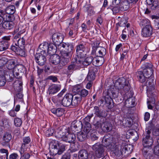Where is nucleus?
Returning a JSON list of instances; mask_svg holds the SVG:
<instances>
[{
	"instance_id": "nucleus-23",
	"label": "nucleus",
	"mask_w": 159,
	"mask_h": 159,
	"mask_svg": "<svg viewBox=\"0 0 159 159\" xmlns=\"http://www.w3.org/2000/svg\"><path fill=\"white\" fill-rule=\"evenodd\" d=\"M113 137L111 135L105 136L102 139V144L106 148L109 146L112 142Z\"/></svg>"
},
{
	"instance_id": "nucleus-12",
	"label": "nucleus",
	"mask_w": 159,
	"mask_h": 159,
	"mask_svg": "<svg viewBox=\"0 0 159 159\" xmlns=\"http://www.w3.org/2000/svg\"><path fill=\"white\" fill-rule=\"evenodd\" d=\"M31 140L29 137H24L23 139V143L21 147V152L24 151H29L31 145L30 144Z\"/></svg>"
},
{
	"instance_id": "nucleus-9",
	"label": "nucleus",
	"mask_w": 159,
	"mask_h": 159,
	"mask_svg": "<svg viewBox=\"0 0 159 159\" xmlns=\"http://www.w3.org/2000/svg\"><path fill=\"white\" fill-rule=\"evenodd\" d=\"M122 147L121 145H116L111 150V156L115 157L117 159L122 157V154L121 151Z\"/></svg>"
},
{
	"instance_id": "nucleus-2",
	"label": "nucleus",
	"mask_w": 159,
	"mask_h": 159,
	"mask_svg": "<svg viewBox=\"0 0 159 159\" xmlns=\"http://www.w3.org/2000/svg\"><path fill=\"white\" fill-rule=\"evenodd\" d=\"M93 125L96 129H100L104 132H108L112 129L111 123L106 121L105 118H96L93 122Z\"/></svg>"
},
{
	"instance_id": "nucleus-17",
	"label": "nucleus",
	"mask_w": 159,
	"mask_h": 159,
	"mask_svg": "<svg viewBox=\"0 0 159 159\" xmlns=\"http://www.w3.org/2000/svg\"><path fill=\"white\" fill-rule=\"evenodd\" d=\"M81 65V60H76L75 62H72L71 64L68 67V70L70 72H71L73 70L79 69L80 68Z\"/></svg>"
},
{
	"instance_id": "nucleus-60",
	"label": "nucleus",
	"mask_w": 159,
	"mask_h": 159,
	"mask_svg": "<svg viewBox=\"0 0 159 159\" xmlns=\"http://www.w3.org/2000/svg\"><path fill=\"white\" fill-rule=\"evenodd\" d=\"M125 95L128 98H133L132 96L134 94L133 90H125Z\"/></svg>"
},
{
	"instance_id": "nucleus-22",
	"label": "nucleus",
	"mask_w": 159,
	"mask_h": 159,
	"mask_svg": "<svg viewBox=\"0 0 159 159\" xmlns=\"http://www.w3.org/2000/svg\"><path fill=\"white\" fill-rule=\"evenodd\" d=\"M143 137L142 143L144 147V148L150 147L152 144L153 142V139L151 137Z\"/></svg>"
},
{
	"instance_id": "nucleus-1",
	"label": "nucleus",
	"mask_w": 159,
	"mask_h": 159,
	"mask_svg": "<svg viewBox=\"0 0 159 159\" xmlns=\"http://www.w3.org/2000/svg\"><path fill=\"white\" fill-rule=\"evenodd\" d=\"M109 88L108 89H130L131 87L129 80L124 77H120L112 85L105 84Z\"/></svg>"
},
{
	"instance_id": "nucleus-18",
	"label": "nucleus",
	"mask_w": 159,
	"mask_h": 159,
	"mask_svg": "<svg viewBox=\"0 0 159 159\" xmlns=\"http://www.w3.org/2000/svg\"><path fill=\"white\" fill-rule=\"evenodd\" d=\"M68 132V130L65 129H57L54 133L55 137L59 139H61L64 141L63 138L65 137V135Z\"/></svg>"
},
{
	"instance_id": "nucleus-21",
	"label": "nucleus",
	"mask_w": 159,
	"mask_h": 159,
	"mask_svg": "<svg viewBox=\"0 0 159 159\" xmlns=\"http://www.w3.org/2000/svg\"><path fill=\"white\" fill-rule=\"evenodd\" d=\"M152 34V28L151 25L144 27L142 29V35L145 37L150 36Z\"/></svg>"
},
{
	"instance_id": "nucleus-46",
	"label": "nucleus",
	"mask_w": 159,
	"mask_h": 159,
	"mask_svg": "<svg viewBox=\"0 0 159 159\" xmlns=\"http://www.w3.org/2000/svg\"><path fill=\"white\" fill-rule=\"evenodd\" d=\"M78 28L76 27L75 28H70L68 33L69 36L72 38H75L78 33Z\"/></svg>"
},
{
	"instance_id": "nucleus-24",
	"label": "nucleus",
	"mask_w": 159,
	"mask_h": 159,
	"mask_svg": "<svg viewBox=\"0 0 159 159\" xmlns=\"http://www.w3.org/2000/svg\"><path fill=\"white\" fill-rule=\"evenodd\" d=\"M71 56L62 53L61 59H60V64L62 66H65L70 61Z\"/></svg>"
},
{
	"instance_id": "nucleus-13",
	"label": "nucleus",
	"mask_w": 159,
	"mask_h": 159,
	"mask_svg": "<svg viewBox=\"0 0 159 159\" xmlns=\"http://www.w3.org/2000/svg\"><path fill=\"white\" fill-rule=\"evenodd\" d=\"M83 124L81 121L80 120H74L71 123L70 128L73 132H79L81 130Z\"/></svg>"
},
{
	"instance_id": "nucleus-64",
	"label": "nucleus",
	"mask_w": 159,
	"mask_h": 159,
	"mask_svg": "<svg viewBox=\"0 0 159 159\" xmlns=\"http://www.w3.org/2000/svg\"><path fill=\"white\" fill-rule=\"evenodd\" d=\"M86 11L88 14L89 16H91L95 12L94 11L93 7H86Z\"/></svg>"
},
{
	"instance_id": "nucleus-45",
	"label": "nucleus",
	"mask_w": 159,
	"mask_h": 159,
	"mask_svg": "<svg viewBox=\"0 0 159 159\" xmlns=\"http://www.w3.org/2000/svg\"><path fill=\"white\" fill-rule=\"evenodd\" d=\"M95 74L94 71L90 70L86 79L89 81H92L95 79Z\"/></svg>"
},
{
	"instance_id": "nucleus-34",
	"label": "nucleus",
	"mask_w": 159,
	"mask_h": 159,
	"mask_svg": "<svg viewBox=\"0 0 159 159\" xmlns=\"http://www.w3.org/2000/svg\"><path fill=\"white\" fill-rule=\"evenodd\" d=\"M128 133L129 134V138L134 141H136L139 139V136L137 132L134 130H131L128 131Z\"/></svg>"
},
{
	"instance_id": "nucleus-7",
	"label": "nucleus",
	"mask_w": 159,
	"mask_h": 159,
	"mask_svg": "<svg viewBox=\"0 0 159 159\" xmlns=\"http://www.w3.org/2000/svg\"><path fill=\"white\" fill-rule=\"evenodd\" d=\"M47 55L39 52L36 53L35 55V61L40 66L44 65L47 61L46 57Z\"/></svg>"
},
{
	"instance_id": "nucleus-6",
	"label": "nucleus",
	"mask_w": 159,
	"mask_h": 159,
	"mask_svg": "<svg viewBox=\"0 0 159 159\" xmlns=\"http://www.w3.org/2000/svg\"><path fill=\"white\" fill-rule=\"evenodd\" d=\"M61 47L65 48L63 53L72 56L74 50V45L72 43H63L61 44Z\"/></svg>"
},
{
	"instance_id": "nucleus-19",
	"label": "nucleus",
	"mask_w": 159,
	"mask_h": 159,
	"mask_svg": "<svg viewBox=\"0 0 159 159\" xmlns=\"http://www.w3.org/2000/svg\"><path fill=\"white\" fill-rule=\"evenodd\" d=\"M71 106L74 107H76L80 102L81 98L79 94L76 93L73 95L71 94Z\"/></svg>"
},
{
	"instance_id": "nucleus-56",
	"label": "nucleus",
	"mask_w": 159,
	"mask_h": 159,
	"mask_svg": "<svg viewBox=\"0 0 159 159\" xmlns=\"http://www.w3.org/2000/svg\"><path fill=\"white\" fill-rule=\"evenodd\" d=\"M152 19H155L154 20L155 26L156 29H159V17L155 15H152L151 16Z\"/></svg>"
},
{
	"instance_id": "nucleus-15",
	"label": "nucleus",
	"mask_w": 159,
	"mask_h": 159,
	"mask_svg": "<svg viewBox=\"0 0 159 159\" xmlns=\"http://www.w3.org/2000/svg\"><path fill=\"white\" fill-rule=\"evenodd\" d=\"M76 138L75 135L73 133H71L68 130V132H67L66 135H65V137H64L63 138V141L74 144L75 143V141Z\"/></svg>"
},
{
	"instance_id": "nucleus-14",
	"label": "nucleus",
	"mask_w": 159,
	"mask_h": 159,
	"mask_svg": "<svg viewBox=\"0 0 159 159\" xmlns=\"http://www.w3.org/2000/svg\"><path fill=\"white\" fill-rule=\"evenodd\" d=\"M93 111L94 114L97 117L101 118H105L107 116V112L104 110L100 109L98 106L94 107Z\"/></svg>"
},
{
	"instance_id": "nucleus-51",
	"label": "nucleus",
	"mask_w": 159,
	"mask_h": 159,
	"mask_svg": "<svg viewBox=\"0 0 159 159\" xmlns=\"http://www.w3.org/2000/svg\"><path fill=\"white\" fill-rule=\"evenodd\" d=\"M144 74L146 80L147 78H149L152 76L153 74V70H145L144 71Z\"/></svg>"
},
{
	"instance_id": "nucleus-40",
	"label": "nucleus",
	"mask_w": 159,
	"mask_h": 159,
	"mask_svg": "<svg viewBox=\"0 0 159 159\" xmlns=\"http://www.w3.org/2000/svg\"><path fill=\"white\" fill-rule=\"evenodd\" d=\"M93 60V56H89L86 58L84 61H81V64L83 66H88L92 64Z\"/></svg>"
},
{
	"instance_id": "nucleus-38",
	"label": "nucleus",
	"mask_w": 159,
	"mask_h": 159,
	"mask_svg": "<svg viewBox=\"0 0 159 159\" xmlns=\"http://www.w3.org/2000/svg\"><path fill=\"white\" fill-rule=\"evenodd\" d=\"M11 49L20 55H22L24 53V51L21 50L18 46H16L15 44L11 45Z\"/></svg>"
},
{
	"instance_id": "nucleus-47",
	"label": "nucleus",
	"mask_w": 159,
	"mask_h": 159,
	"mask_svg": "<svg viewBox=\"0 0 159 159\" xmlns=\"http://www.w3.org/2000/svg\"><path fill=\"white\" fill-rule=\"evenodd\" d=\"M120 6L121 11H125L129 8L130 4L126 0H125L121 3Z\"/></svg>"
},
{
	"instance_id": "nucleus-10",
	"label": "nucleus",
	"mask_w": 159,
	"mask_h": 159,
	"mask_svg": "<svg viewBox=\"0 0 159 159\" xmlns=\"http://www.w3.org/2000/svg\"><path fill=\"white\" fill-rule=\"evenodd\" d=\"M64 36L61 33H55L52 35V39L53 43L56 45L61 46V44L64 39Z\"/></svg>"
},
{
	"instance_id": "nucleus-16",
	"label": "nucleus",
	"mask_w": 159,
	"mask_h": 159,
	"mask_svg": "<svg viewBox=\"0 0 159 159\" xmlns=\"http://www.w3.org/2000/svg\"><path fill=\"white\" fill-rule=\"evenodd\" d=\"M71 94H66L61 101V104L64 107L71 106Z\"/></svg>"
},
{
	"instance_id": "nucleus-48",
	"label": "nucleus",
	"mask_w": 159,
	"mask_h": 159,
	"mask_svg": "<svg viewBox=\"0 0 159 159\" xmlns=\"http://www.w3.org/2000/svg\"><path fill=\"white\" fill-rule=\"evenodd\" d=\"M97 63L94 64L95 65V66H98L102 65L104 62V58L99 56H97Z\"/></svg>"
},
{
	"instance_id": "nucleus-55",
	"label": "nucleus",
	"mask_w": 159,
	"mask_h": 159,
	"mask_svg": "<svg viewBox=\"0 0 159 159\" xmlns=\"http://www.w3.org/2000/svg\"><path fill=\"white\" fill-rule=\"evenodd\" d=\"M21 155V157L22 159H29L30 157V155L29 153L25 152L24 151L23 152H21V148L20 151Z\"/></svg>"
},
{
	"instance_id": "nucleus-20",
	"label": "nucleus",
	"mask_w": 159,
	"mask_h": 159,
	"mask_svg": "<svg viewBox=\"0 0 159 159\" xmlns=\"http://www.w3.org/2000/svg\"><path fill=\"white\" fill-rule=\"evenodd\" d=\"M49 44L48 43L44 42L40 44L38 48V51L40 53L47 55Z\"/></svg>"
},
{
	"instance_id": "nucleus-32",
	"label": "nucleus",
	"mask_w": 159,
	"mask_h": 159,
	"mask_svg": "<svg viewBox=\"0 0 159 159\" xmlns=\"http://www.w3.org/2000/svg\"><path fill=\"white\" fill-rule=\"evenodd\" d=\"M135 102L134 98H128L125 101V105L127 107L131 108L134 107Z\"/></svg>"
},
{
	"instance_id": "nucleus-33",
	"label": "nucleus",
	"mask_w": 159,
	"mask_h": 159,
	"mask_svg": "<svg viewBox=\"0 0 159 159\" xmlns=\"http://www.w3.org/2000/svg\"><path fill=\"white\" fill-rule=\"evenodd\" d=\"M88 157V152L86 149L81 150L79 152V159H87Z\"/></svg>"
},
{
	"instance_id": "nucleus-27",
	"label": "nucleus",
	"mask_w": 159,
	"mask_h": 159,
	"mask_svg": "<svg viewBox=\"0 0 159 159\" xmlns=\"http://www.w3.org/2000/svg\"><path fill=\"white\" fill-rule=\"evenodd\" d=\"M52 55L51 57L50 61L52 64L57 65L60 63L61 58L60 56L55 54Z\"/></svg>"
},
{
	"instance_id": "nucleus-41",
	"label": "nucleus",
	"mask_w": 159,
	"mask_h": 159,
	"mask_svg": "<svg viewBox=\"0 0 159 159\" xmlns=\"http://www.w3.org/2000/svg\"><path fill=\"white\" fill-rule=\"evenodd\" d=\"M15 62L13 60L8 61L6 64L7 69L4 68V70H11L15 67Z\"/></svg>"
},
{
	"instance_id": "nucleus-35",
	"label": "nucleus",
	"mask_w": 159,
	"mask_h": 159,
	"mask_svg": "<svg viewBox=\"0 0 159 159\" xmlns=\"http://www.w3.org/2000/svg\"><path fill=\"white\" fill-rule=\"evenodd\" d=\"M144 75V71L143 72L138 71L136 73V76L139 81L141 83L144 82L146 81L145 76Z\"/></svg>"
},
{
	"instance_id": "nucleus-63",
	"label": "nucleus",
	"mask_w": 159,
	"mask_h": 159,
	"mask_svg": "<svg viewBox=\"0 0 159 159\" xmlns=\"http://www.w3.org/2000/svg\"><path fill=\"white\" fill-rule=\"evenodd\" d=\"M90 136V139L92 141H94L97 140L98 138L97 136V133L96 132L91 133Z\"/></svg>"
},
{
	"instance_id": "nucleus-5",
	"label": "nucleus",
	"mask_w": 159,
	"mask_h": 159,
	"mask_svg": "<svg viewBox=\"0 0 159 159\" xmlns=\"http://www.w3.org/2000/svg\"><path fill=\"white\" fill-rule=\"evenodd\" d=\"M14 71L12 70H4L3 67L0 68V74L3 75L6 80L11 81L14 77Z\"/></svg>"
},
{
	"instance_id": "nucleus-28",
	"label": "nucleus",
	"mask_w": 159,
	"mask_h": 159,
	"mask_svg": "<svg viewBox=\"0 0 159 159\" xmlns=\"http://www.w3.org/2000/svg\"><path fill=\"white\" fill-rule=\"evenodd\" d=\"M52 112L57 116H62L65 112V110L62 108H52L51 110Z\"/></svg>"
},
{
	"instance_id": "nucleus-26",
	"label": "nucleus",
	"mask_w": 159,
	"mask_h": 159,
	"mask_svg": "<svg viewBox=\"0 0 159 159\" xmlns=\"http://www.w3.org/2000/svg\"><path fill=\"white\" fill-rule=\"evenodd\" d=\"M148 7L151 10H155L156 8H159L157 5L158 2L154 0H146Z\"/></svg>"
},
{
	"instance_id": "nucleus-49",
	"label": "nucleus",
	"mask_w": 159,
	"mask_h": 159,
	"mask_svg": "<svg viewBox=\"0 0 159 159\" xmlns=\"http://www.w3.org/2000/svg\"><path fill=\"white\" fill-rule=\"evenodd\" d=\"M15 11V7L14 5H11L6 9V12L7 14H13Z\"/></svg>"
},
{
	"instance_id": "nucleus-11",
	"label": "nucleus",
	"mask_w": 159,
	"mask_h": 159,
	"mask_svg": "<svg viewBox=\"0 0 159 159\" xmlns=\"http://www.w3.org/2000/svg\"><path fill=\"white\" fill-rule=\"evenodd\" d=\"M10 39L9 36L3 37V40L0 41V51H5L8 48L10 45Z\"/></svg>"
},
{
	"instance_id": "nucleus-8",
	"label": "nucleus",
	"mask_w": 159,
	"mask_h": 159,
	"mask_svg": "<svg viewBox=\"0 0 159 159\" xmlns=\"http://www.w3.org/2000/svg\"><path fill=\"white\" fill-rule=\"evenodd\" d=\"M85 44H80L76 47V55L78 58H83L85 57L86 53Z\"/></svg>"
},
{
	"instance_id": "nucleus-52",
	"label": "nucleus",
	"mask_w": 159,
	"mask_h": 159,
	"mask_svg": "<svg viewBox=\"0 0 159 159\" xmlns=\"http://www.w3.org/2000/svg\"><path fill=\"white\" fill-rule=\"evenodd\" d=\"M98 53L99 55L98 56L101 57H103L106 54V49L102 47L98 48Z\"/></svg>"
},
{
	"instance_id": "nucleus-39",
	"label": "nucleus",
	"mask_w": 159,
	"mask_h": 159,
	"mask_svg": "<svg viewBox=\"0 0 159 159\" xmlns=\"http://www.w3.org/2000/svg\"><path fill=\"white\" fill-rule=\"evenodd\" d=\"M23 83L22 80H17L14 82L13 87L14 89H22Z\"/></svg>"
},
{
	"instance_id": "nucleus-25",
	"label": "nucleus",
	"mask_w": 159,
	"mask_h": 159,
	"mask_svg": "<svg viewBox=\"0 0 159 159\" xmlns=\"http://www.w3.org/2000/svg\"><path fill=\"white\" fill-rule=\"evenodd\" d=\"M11 138L12 136L11 134L7 132H6L3 136V142L1 143V144L3 146L8 145Z\"/></svg>"
},
{
	"instance_id": "nucleus-59",
	"label": "nucleus",
	"mask_w": 159,
	"mask_h": 159,
	"mask_svg": "<svg viewBox=\"0 0 159 159\" xmlns=\"http://www.w3.org/2000/svg\"><path fill=\"white\" fill-rule=\"evenodd\" d=\"M76 94L80 95L82 98V97H85L88 95V92L87 90H81L80 91L78 92Z\"/></svg>"
},
{
	"instance_id": "nucleus-30",
	"label": "nucleus",
	"mask_w": 159,
	"mask_h": 159,
	"mask_svg": "<svg viewBox=\"0 0 159 159\" xmlns=\"http://www.w3.org/2000/svg\"><path fill=\"white\" fill-rule=\"evenodd\" d=\"M140 89H155L156 87L154 83L153 82L149 81L148 84L147 83V85L143 84L140 87Z\"/></svg>"
},
{
	"instance_id": "nucleus-37",
	"label": "nucleus",
	"mask_w": 159,
	"mask_h": 159,
	"mask_svg": "<svg viewBox=\"0 0 159 159\" xmlns=\"http://www.w3.org/2000/svg\"><path fill=\"white\" fill-rule=\"evenodd\" d=\"M142 152L145 159H152V155L147 150V148H143L142 149Z\"/></svg>"
},
{
	"instance_id": "nucleus-31",
	"label": "nucleus",
	"mask_w": 159,
	"mask_h": 159,
	"mask_svg": "<svg viewBox=\"0 0 159 159\" xmlns=\"http://www.w3.org/2000/svg\"><path fill=\"white\" fill-rule=\"evenodd\" d=\"M16 41L17 42V43H15V45L16 46H18L21 50L24 51L25 41L23 38H20Z\"/></svg>"
},
{
	"instance_id": "nucleus-36",
	"label": "nucleus",
	"mask_w": 159,
	"mask_h": 159,
	"mask_svg": "<svg viewBox=\"0 0 159 159\" xmlns=\"http://www.w3.org/2000/svg\"><path fill=\"white\" fill-rule=\"evenodd\" d=\"M2 25L3 28L4 29L10 30L13 28L14 24L12 21H5L2 23Z\"/></svg>"
},
{
	"instance_id": "nucleus-61",
	"label": "nucleus",
	"mask_w": 159,
	"mask_h": 159,
	"mask_svg": "<svg viewBox=\"0 0 159 159\" xmlns=\"http://www.w3.org/2000/svg\"><path fill=\"white\" fill-rule=\"evenodd\" d=\"M14 123L16 126L19 127L21 125L22 121L20 118H16L14 119Z\"/></svg>"
},
{
	"instance_id": "nucleus-53",
	"label": "nucleus",
	"mask_w": 159,
	"mask_h": 159,
	"mask_svg": "<svg viewBox=\"0 0 159 159\" xmlns=\"http://www.w3.org/2000/svg\"><path fill=\"white\" fill-rule=\"evenodd\" d=\"M152 65L151 62L145 63L142 66V68L143 69V71L145 70H152Z\"/></svg>"
},
{
	"instance_id": "nucleus-42",
	"label": "nucleus",
	"mask_w": 159,
	"mask_h": 159,
	"mask_svg": "<svg viewBox=\"0 0 159 159\" xmlns=\"http://www.w3.org/2000/svg\"><path fill=\"white\" fill-rule=\"evenodd\" d=\"M78 134L77 138L78 140L80 142H83L86 139L87 137V134L83 132H77Z\"/></svg>"
},
{
	"instance_id": "nucleus-62",
	"label": "nucleus",
	"mask_w": 159,
	"mask_h": 159,
	"mask_svg": "<svg viewBox=\"0 0 159 159\" xmlns=\"http://www.w3.org/2000/svg\"><path fill=\"white\" fill-rule=\"evenodd\" d=\"M6 81L5 78L3 75L0 74V86H4L5 84Z\"/></svg>"
},
{
	"instance_id": "nucleus-3",
	"label": "nucleus",
	"mask_w": 159,
	"mask_h": 159,
	"mask_svg": "<svg viewBox=\"0 0 159 159\" xmlns=\"http://www.w3.org/2000/svg\"><path fill=\"white\" fill-rule=\"evenodd\" d=\"M50 146V152L53 155H61L66 150V145L57 141H53Z\"/></svg>"
},
{
	"instance_id": "nucleus-58",
	"label": "nucleus",
	"mask_w": 159,
	"mask_h": 159,
	"mask_svg": "<svg viewBox=\"0 0 159 159\" xmlns=\"http://www.w3.org/2000/svg\"><path fill=\"white\" fill-rule=\"evenodd\" d=\"M110 9L112 10L113 14H116L119 12L120 10H121V8L119 6H115L114 7H111Z\"/></svg>"
},
{
	"instance_id": "nucleus-54",
	"label": "nucleus",
	"mask_w": 159,
	"mask_h": 159,
	"mask_svg": "<svg viewBox=\"0 0 159 159\" xmlns=\"http://www.w3.org/2000/svg\"><path fill=\"white\" fill-rule=\"evenodd\" d=\"M140 25L144 27L148 25H151L150 21L148 19H142L140 23Z\"/></svg>"
},
{
	"instance_id": "nucleus-44",
	"label": "nucleus",
	"mask_w": 159,
	"mask_h": 159,
	"mask_svg": "<svg viewBox=\"0 0 159 159\" xmlns=\"http://www.w3.org/2000/svg\"><path fill=\"white\" fill-rule=\"evenodd\" d=\"M16 94V100H15L14 102H16L19 99H20V101H22L23 100L22 90H18Z\"/></svg>"
},
{
	"instance_id": "nucleus-43",
	"label": "nucleus",
	"mask_w": 159,
	"mask_h": 159,
	"mask_svg": "<svg viewBox=\"0 0 159 159\" xmlns=\"http://www.w3.org/2000/svg\"><path fill=\"white\" fill-rule=\"evenodd\" d=\"M128 18L125 16H123L120 22L116 24V25H119L120 27H125L128 22Z\"/></svg>"
},
{
	"instance_id": "nucleus-4",
	"label": "nucleus",
	"mask_w": 159,
	"mask_h": 159,
	"mask_svg": "<svg viewBox=\"0 0 159 159\" xmlns=\"http://www.w3.org/2000/svg\"><path fill=\"white\" fill-rule=\"evenodd\" d=\"M105 148L102 144L99 143H95L92 147L93 150L95 151L97 157L99 158L104 157L105 154H106L105 151Z\"/></svg>"
},
{
	"instance_id": "nucleus-57",
	"label": "nucleus",
	"mask_w": 159,
	"mask_h": 159,
	"mask_svg": "<svg viewBox=\"0 0 159 159\" xmlns=\"http://www.w3.org/2000/svg\"><path fill=\"white\" fill-rule=\"evenodd\" d=\"M0 153L2 154L1 155L5 156V159H8L9 152L7 150L4 148L1 149H0Z\"/></svg>"
},
{
	"instance_id": "nucleus-50",
	"label": "nucleus",
	"mask_w": 159,
	"mask_h": 159,
	"mask_svg": "<svg viewBox=\"0 0 159 159\" xmlns=\"http://www.w3.org/2000/svg\"><path fill=\"white\" fill-rule=\"evenodd\" d=\"M91 129V125L89 122H85L84 128V132L87 134L89 133Z\"/></svg>"
},
{
	"instance_id": "nucleus-29",
	"label": "nucleus",
	"mask_w": 159,
	"mask_h": 159,
	"mask_svg": "<svg viewBox=\"0 0 159 159\" xmlns=\"http://www.w3.org/2000/svg\"><path fill=\"white\" fill-rule=\"evenodd\" d=\"M57 46L54 43H50L48 46V54L50 55L54 54L56 52Z\"/></svg>"
}]
</instances>
